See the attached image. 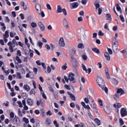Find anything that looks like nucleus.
Returning <instances> with one entry per match:
<instances>
[{
  "instance_id": "59",
  "label": "nucleus",
  "mask_w": 127,
  "mask_h": 127,
  "mask_svg": "<svg viewBox=\"0 0 127 127\" xmlns=\"http://www.w3.org/2000/svg\"><path fill=\"white\" fill-rule=\"evenodd\" d=\"M34 112L36 115H39V114H40V112L38 110H35Z\"/></svg>"
},
{
  "instance_id": "57",
  "label": "nucleus",
  "mask_w": 127,
  "mask_h": 127,
  "mask_svg": "<svg viewBox=\"0 0 127 127\" xmlns=\"http://www.w3.org/2000/svg\"><path fill=\"white\" fill-rule=\"evenodd\" d=\"M34 51H35V53H36V54H37V55L40 56V53L39 52V51H38L36 49H34Z\"/></svg>"
},
{
  "instance_id": "46",
  "label": "nucleus",
  "mask_w": 127,
  "mask_h": 127,
  "mask_svg": "<svg viewBox=\"0 0 127 127\" xmlns=\"http://www.w3.org/2000/svg\"><path fill=\"white\" fill-rule=\"evenodd\" d=\"M64 79L65 80V82H66V83H68L69 82V77H67V76H64Z\"/></svg>"
},
{
  "instance_id": "11",
  "label": "nucleus",
  "mask_w": 127,
  "mask_h": 127,
  "mask_svg": "<svg viewBox=\"0 0 127 127\" xmlns=\"http://www.w3.org/2000/svg\"><path fill=\"white\" fill-rule=\"evenodd\" d=\"M94 100H91V102L92 104L91 105V107L92 109H93L94 112H96L97 113L98 112V109H96V106H95V105L96 104L95 103H94Z\"/></svg>"
},
{
  "instance_id": "52",
  "label": "nucleus",
  "mask_w": 127,
  "mask_h": 127,
  "mask_svg": "<svg viewBox=\"0 0 127 127\" xmlns=\"http://www.w3.org/2000/svg\"><path fill=\"white\" fill-rule=\"evenodd\" d=\"M95 6H96V10H98V8L100 7V3H97L95 4Z\"/></svg>"
},
{
  "instance_id": "2",
  "label": "nucleus",
  "mask_w": 127,
  "mask_h": 127,
  "mask_svg": "<svg viewBox=\"0 0 127 127\" xmlns=\"http://www.w3.org/2000/svg\"><path fill=\"white\" fill-rule=\"evenodd\" d=\"M35 7L39 15H41L42 17H44V16H45V14H44V12L41 10V5L38 3H36L35 4Z\"/></svg>"
},
{
  "instance_id": "55",
  "label": "nucleus",
  "mask_w": 127,
  "mask_h": 127,
  "mask_svg": "<svg viewBox=\"0 0 127 127\" xmlns=\"http://www.w3.org/2000/svg\"><path fill=\"white\" fill-rule=\"evenodd\" d=\"M10 52H13V47L12 46H10L9 48Z\"/></svg>"
},
{
  "instance_id": "29",
  "label": "nucleus",
  "mask_w": 127,
  "mask_h": 127,
  "mask_svg": "<svg viewBox=\"0 0 127 127\" xmlns=\"http://www.w3.org/2000/svg\"><path fill=\"white\" fill-rule=\"evenodd\" d=\"M41 94H42L43 98H44L45 100H47V96H46V95H45V93H44V91H42V92H41Z\"/></svg>"
},
{
  "instance_id": "37",
  "label": "nucleus",
  "mask_w": 127,
  "mask_h": 127,
  "mask_svg": "<svg viewBox=\"0 0 127 127\" xmlns=\"http://www.w3.org/2000/svg\"><path fill=\"white\" fill-rule=\"evenodd\" d=\"M62 12H63L65 16H66V15H67V11H66V9L64 8L63 9Z\"/></svg>"
},
{
  "instance_id": "25",
  "label": "nucleus",
  "mask_w": 127,
  "mask_h": 127,
  "mask_svg": "<svg viewBox=\"0 0 127 127\" xmlns=\"http://www.w3.org/2000/svg\"><path fill=\"white\" fill-rule=\"evenodd\" d=\"M10 117L11 121H13V119H14V113H13V112H11L10 113Z\"/></svg>"
},
{
  "instance_id": "3",
  "label": "nucleus",
  "mask_w": 127,
  "mask_h": 127,
  "mask_svg": "<svg viewBox=\"0 0 127 127\" xmlns=\"http://www.w3.org/2000/svg\"><path fill=\"white\" fill-rule=\"evenodd\" d=\"M11 122H13L14 125H15V126H17V127H19V126H20V120L18 117L15 116L14 118L11 121Z\"/></svg>"
},
{
  "instance_id": "4",
  "label": "nucleus",
  "mask_w": 127,
  "mask_h": 127,
  "mask_svg": "<svg viewBox=\"0 0 127 127\" xmlns=\"http://www.w3.org/2000/svg\"><path fill=\"white\" fill-rule=\"evenodd\" d=\"M70 58L72 66L73 67H78V63H77V61L73 57V55L70 56Z\"/></svg>"
},
{
  "instance_id": "6",
  "label": "nucleus",
  "mask_w": 127,
  "mask_h": 127,
  "mask_svg": "<svg viewBox=\"0 0 127 127\" xmlns=\"http://www.w3.org/2000/svg\"><path fill=\"white\" fill-rule=\"evenodd\" d=\"M120 113L121 117H126V116H127V109L125 108H123L121 109Z\"/></svg>"
},
{
  "instance_id": "20",
  "label": "nucleus",
  "mask_w": 127,
  "mask_h": 127,
  "mask_svg": "<svg viewBox=\"0 0 127 127\" xmlns=\"http://www.w3.org/2000/svg\"><path fill=\"white\" fill-rule=\"evenodd\" d=\"M9 36V34L8 33V31H6L5 33L3 34V38H8Z\"/></svg>"
},
{
  "instance_id": "63",
  "label": "nucleus",
  "mask_w": 127,
  "mask_h": 127,
  "mask_svg": "<svg viewBox=\"0 0 127 127\" xmlns=\"http://www.w3.org/2000/svg\"><path fill=\"white\" fill-rule=\"evenodd\" d=\"M70 107H71V108H74L75 107V104L74 103H71L70 104Z\"/></svg>"
},
{
  "instance_id": "10",
  "label": "nucleus",
  "mask_w": 127,
  "mask_h": 127,
  "mask_svg": "<svg viewBox=\"0 0 127 127\" xmlns=\"http://www.w3.org/2000/svg\"><path fill=\"white\" fill-rule=\"evenodd\" d=\"M67 95L69 96L72 101H76V97H75V95L74 94L70 93L69 92H67Z\"/></svg>"
},
{
  "instance_id": "45",
  "label": "nucleus",
  "mask_w": 127,
  "mask_h": 127,
  "mask_svg": "<svg viewBox=\"0 0 127 127\" xmlns=\"http://www.w3.org/2000/svg\"><path fill=\"white\" fill-rule=\"evenodd\" d=\"M47 116H52V112L50 110L47 112Z\"/></svg>"
},
{
  "instance_id": "41",
  "label": "nucleus",
  "mask_w": 127,
  "mask_h": 127,
  "mask_svg": "<svg viewBox=\"0 0 127 127\" xmlns=\"http://www.w3.org/2000/svg\"><path fill=\"white\" fill-rule=\"evenodd\" d=\"M116 98H120V95H119V93H116L114 95V99L116 100Z\"/></svg>"
},
{
  "instance_id": "39",
  "label": "nucleus",
  "mask_w": 127,
  "mask_h": 127,
  "mask_svg": "<svg viewBox=\"0 0 127 127\" xmlns=\"http://www.w3.org/2000/svg\"><path fill=\"white\" fill-rule=\"evenodd\" d=\"M23 120L26 123V124H28L29 123V121L28 120V119L25 118V117H24L23 118Z\"/></svg>"
},
{
  "instance_id": "36",
  "label": "nucleus",
  "mask_w": 127,
  "mask_h": 127,
  "mask_svg": "<svg viewBox=\"0 0 127 127\" xmlns=\"http://www.w3.org/2000/svg\"><path fill=\"white\" fill-rule=\"evenodd\" d=\"M120 18L122 22H125V18H124V16H123V15H120Z\"/></svg>"
},
{
  "instance_id": "7",
  "label": "nucleus",
  "mask_w": 127,
  "mask_h": 127,
  "mask_svg": "<svg viewBox=\"0 0 127 127\" xmlns=\"http://www.w3.org/2000/svg\"><path fill=\"white\" fill-rule=\"evenodd\" d=\"M38 25L40 27L41 31H44V30H45V26H44V25H43V23H42V22H38Z\"/></svg>"
},
{
  "instance_id": "15",
  "label": "nucleus",
  "mask_w": 127,
  "mask_h": 127,
  "mask_svg": "<svg viewBox=\"0 0 127 127\" xmlns=\"http://www.w3.org/2000/svg\"><path fill=\"white\" fill-rule=\"evenodd\" d=\"M104 56L105 58H106L107 60H108V61H110V60H111V57H110V54L106 52L104 54Z\"/></svg>"
},
{
  "instance_id": "26",
  "label": "nucleus",
  "mask_w": 127,
  "mask_h": 127,
  "mask_svg": "<svg viewBox=\"0 0 127 127\" xmlns=\"http://www.w3.org/2000/svg\"><path fill=\"white\" fill-rule=\"evenodd\" d=\"M15 60H16V61H17V62H18V63H19L20 64L22 63V61H21V60H20V59L19 58L18 56H16L15 58Z\"/></svg>"
},
{
  "instance_id": "51",
  "label": "nucleus",
  "mask_w": 127,
  "mask_h": 127,
  "mask_svg": "<svg viewBox=\"0 0 127 127\" xmlns=\"http://www.w3.org/2000/svg\"><path fill=\"white\" fill-rule=\"evenodd\" d=\"M47 7L48 9H49V10H51V9H52L51 6L49 3L47 4Z\"/></svg>"
},
{
  "instance_id": "5",
  "label": "nucleus",
  "mask_w": 127,
  "mask_h": 127,
  "mask_svg": "<svg viewBox=\"0 0 127 127\" xmlns=\"http://www.w3.org/2000/svg\"><path fill=\"white\" fill-rule=\"evenodd\" d=\"M68 79L71 82L72 81V83H75L76 81H75V74L73 73H70L68 75Z\"/></svg>"
},
{
  "instance_id": "33",
  "label": "nucleus",
  "mask_w": 127,
  "mask_h": 127,
  "mask_svg": "<svg viewBox=\"0 0 127 127\" xmlns=\"http://www.w3.org/2000/svg\"><path fill=\"white\" fill-rule=\"evenodd\" d=\"M92 51H94L95 53H97V54L100 53V50L97 48H93L92 49Z\"/></svg>"
},
{
  "instance_id": "12",
  "label": "nucleus",
  "mask_w": 127,
  "mask_h": 127,
  "mask_svg": "<svg viewBox=\"0 0 127 127\" xmlns=\"http://www.w3.org/2000/svg\"><path fill=\"white\" fill-rule=\"evenodd\" d=\"M27 103L29 106H33V100L31 98H29L27 100Z\"/></svg>"
},
{
  "instance_id": "31",
  "label": "nucleus",
  "mask_w": 127,
  "mask_h": 127,
  "mask_svg": "<svg viewBox=\"0 0 127 127\" xmlns=\"http://www.w3.org/2000/svg\"><path fill=\"white\" fill-rule=\"evenodd\" d=\"M37 45L40 48H42V45H43V43L40 42V41H39L37 43Z\"/></svg>"
},
{
  "instance_id": "8",
  "label": "nucleus",
  "mask_w": 127,
  "mask_h": 127,
  "mask_svg": "<svg viewBox=\"0 0 127 127\" xmlns=\"http://www.w3.org/2000/svg\"><path fill=\"white\" fill-rule=\"evenodd\" d=\"M59 45L61 47H64L65 46V42H64V39L63 38H61L59 41Z\"/></svg>"
},
{
  "instance_id": "27",
  "label": "nucleus",
  "mask_w": 127,
  "mask_h": 127,
  "mask_svg": "<svg viewBox=\"0 0 127 127\" xmlns=\"http://www.w3.org/2000/svg\"><path fill=\"white\" fill-rule=\"evenodd\" d=\"M113 83L114 84V85H116L119 84V81H118L116 78H113Z\"/></svg>"
},
{
  "instance_id": "22",
  "label": "nucleus",
  "mask_w": 127,
  "mask_h": 127,
  "mask_svg": "<svg viewBox=\"0 0 127 127\" xmlns=\"http://www.w3.org/2000/svg\"><path fill=\"white\" fill-rule=\"evenodd\" d=\"M106 19L107 20H109L110 21H111V20H112V17L111 16V15L109 13L106 14Z\"/></svg>"
},
{
  "instance_id": "16",
  "label": "nucleus",
  "mask_w": 127,
  "mask_h": 127,
  "mask_svg": "<svg viewBox=\"0 0 127 127\" xmlns=\"http://www.w3.org/2000/svg\"><path fill=\"white\" fill-rule=\"evenodd\" d=\"M104 111L106 112V113H107V114H111V109H110L109 107L105 106L104 107Z\"/></svg>"
},
{
  "instance_id": "60",
  "label": "nucleus",
  "mask_w": 127,
  "mask_h": 127,
  "mask_svg": "<svg viewBox=\"0 0 127 127\" xmlns=\"http://www.w3.org/2000/svg\"><path fill=\"white\" fill-rule=\"evenodd\" d=\"M47 71L48 73H50L51 72V68H50V66H48L47 67Z\"/></svg>"
},
{
  "instance_id": "62",
  "label": "nucleus",
  "mask_w": 127,
  "mask_h": 127,
  "mask_svg": "<svg viewBox=\"0 0 127 127\" xmlns=\"http://www.w3.org/2000/svg\"><path fill=\"white\" fill-rule=\"evenodd\" d=\"M20 16L21 18V19L23 20L24 19V15L22 13L20 14Z\"/></svg>"
},
{
  "instance_id": "32",
  "label": "nucleus",
  "mask_w": 127,
  "mask_h": 127,
  "mask_svg": "<svg viewBox=\"0 0 127 127\" xmlns=\"http://www.w3.org/2000/svg\"><path fill=\"white\" fill-rule=\"evenodd\" d=\"M116 6L117 7V9L118 11H120L122 10V8H121V6H120V4L117 3L116 4Z\"/></svg>"
},
{
  "instance_id": "58",
  "label": "nucleus",
  "mask_w": 127,
  "mask_h": 127,
  "mask_svg": "<svg viewBox=\"0 0 127 127\" xmlns=\"http://www.w3.org/2000/svg\"><path fill=\"white\" fill-rule=\"evenodd\" d=\"M18 115L20 117H22V112L20 111V109L18 110Z\"/></svg>"
},
{
  "instance_id": "35",
  "label": "nucleus",
  "mask_w": 127,
  "mask_h": 127,
  "mask_svg": "<svg viewBox=\"0 0 127 127\" xmlns=\"http://www.w3.org/2000/svg\"><path fill=\"white\" fill-rule=\"evenodd\" d=\"M31 25L32 27H33V28H34L36 27V26H37V24L35 22H32L31 24Z\"/></svg>"
},
{
  "instance_id": "56",
  "label": "nucleus",
  "mask_w": 127,
  "mask_h": 127,
  "mask_svg": "<svg viewBox=\"0 0 127 127\" xmlns=\"http://www.w3.org/2000/svg\"><path fill=\"white\" fill-rule=\"evenodd\" d=\"M45 47L47 48V50H50V46H49V45L46 44Z\"/></svg>"
},
{
  "instance_id": "61",
  "label": "nucleus",
  "mask_w": 127,
  "mask_h": 127,
  "mask_svg": "<svg viewBox=\"0 0 127 127\" xmlns=\"http://www.w3.org/2000/svg\"><path fill=\"white\" fill-rule=\"evenodd\" d=\"M84 102H85L86 104H89V99L85 98L84 99Z\"/></svg>"
},
{
  "instance_id": "19",
  "label": "nucleus",
  "mask_w": 127,
  "mask_h": 127,
  "mask_svg": "<svg viewBox=\"0 0 127 127\" xmlns=\"http://www.w3.org/2000/svg\"><path fill=\"white\" fill-rule=\"evenodd\" d=\"M114 107L116 109H120V108H122V104L120 103H117L116 104H114Z\"/></svg>"
},
{
  "instance_id": "34",
  "label": "nucleus",
  "mask_w": 127,
  "mask_h": 127,
  "mask_svg": "<svg viewBox=\"0 0 127 127\" xmlns=\"http://www.w3.org/2000/svg\"><path fill=\"white\" fill-rule=\"evenodd\" d=\"M36 93V92L34 89H31V90L30 91V95H32V94H33V95H35Z\"/></svg>"
},
{
  "instance_id": "42",
  "label": "nucleus",
  "mask_w": 127,
  "mask_h": 127,
  "mask_svg": "<svg viewBox=\"0 0 127 127\" xmlns=\"http://www.w3.org/2000/svg\"><path fill=\"white\" fill-rule=\"evenodd\" d=\"M22 97H23V99L26 98L27 97V95H26V93H22L21 94Z\"/></svg>"
},
{
  "instance_id": "49",
  "label": "nucleus",
  "mask_w": 127,
  "mask_h": 127,
  "mask_svg": "<svg viewBox=\"0 0 127 127\" xmlns=\"http://www.w3.org/2000/svg\"><path fill=\"white\" fill-rule=\"evenodd\" d=\"M36 64H37V65H38L39 66H41V65H42V63H41L40 62V61H37L36 62Z\"/></svg>"
},
{
  "instance_id": "18",
  "label": "nucleus",
  "mask_w": 127,
  "mask_h": 127,
  "mask_svg": "<svg viewBox=\"0 0 127 127\" xmlns=\"http://www.w3.org/2000/svg\"><path fill=\"white\" fill-rule=\"evenodd\" d=\"M118 47L117 45H112V49L114 51V52H117L118 51Z\"/></svg>"
},
{
  "instance_id": "28",
  "label": "nucleus",
  "mask_w": 127,
  "mask_h": 127,
  "mask_svg": "<svg viewBox=\"0 0 127 127\" xmlns=\"http://www.w3.org/2000/svg\"><path fill=\"white\" fill-rule=\"evenodd\" d=\"M27 57L29 59H31L32 57H33V53H30L29 54H27Z\"/></svg>"
},
{
  "instance_id": "40",
  "label": "nucleus",
  "mask_w": 127,
  "mask_h": 127,
  "mask_svg": "<svg viewBox=\"0 0 127 127\" xmlns=\"http://www.w3.org/2000/svg\"><path fill=\"white\" fill-rule=\"evenodd\" d=\"M53 123L54 125L56 126V127H59V124L57 123V121H54Z\"/></svg>"
},
{
  "instance_id": "48",
  "label": "nucleus",
  "mask_w": 127,
  "mask_h": 127,
  "mask_svg": "<svg viewBox=\"0 0 127 127\" xmlns=\"http://www.w3.org/2000/svg\"><path fill=\"white\" fill-rule=\"evenodd\" d=\"M98 14H102V12L103 11V10H102V8H99L98 9Z\"/></svg>"
},
{
  "instance_id": "47",
  "label": "nucleus",
  "mask_w": 127,
  "mask_h": 127,
  "mask_svg": "<svg viewBox=\"0 0 127 127\" xmlns=\"http://www.w3.org/2000/svg\"><path fill=\"white\" fill-rule=\"evenodd\" d=\"M78 21H83V17L82 16L78 17L77 18Z\"/></svg>"
},
{
  "instance_id": "38",
  "label": "nucleus",
  "mask_w": 127,
  "mask_h": 127,
  "mask_svg": "<svg viewBox=\"0 0 127 127\" xmlns=\"http://www.w3.org/2000/svg\"><path fill=\"white\" fill-rule=\"evenodd\" d=\"M82 67L83 70H84V71H85L86 73H87V68L86 67V66L84 64H82Z\"/></svg>"
},
{
  "instance_id": "44",
  "label": "nucleus",
  "mask_w": 127,
  "mask_h": 127,
  "mask_svg": "<svg viewBox=\"0 0 127 127\" xmlns=\"http://www.w3.org/2000/svg\"><path fill=\"white\" fill-rule=\"evenodd\" d=\"M82 58L83 60H87V58H88V57H87V56L83 55L82 56Z\"/></svg>"
},
{
  "instance_id": "64",
  "label": "nucleus",
  "mask_w": 127,
  "mask_h": 127,
  "mask_svg": "<svg viewBox=\"0 0 127 127\" xmlns=\"http://www.w3.org/2000/svg\"><path fill=\"white\" fill-rule=\"evenodd\" d=\"M99 36H103V35H104V33L102 32V31H99Z\"/></svg>"
},
{
  "instance_id": "23",
  "label": "nucleus",
  "mask_w": 127,
  "mask_h": 127,
  "mask_svg": "<svg viewBox=\"0 0 127 127\" xmlns=\"http://www.w3.org/2000/svg\"><path fill=\"white\" fill-rule=\"evenodd\" d=\"M46 124L48 125V126H50L51 125V120L50 119H47L46 121Z\"/></svg>"
},
{
  "instance_id": "30",
  "label": "nucleus",
  "mask_w": 127,
  "mask_h": 127,
  "mask_svg": "<svg viewBox=\"0 0 127 127\" xmlns=\"http://www.w3.org/2000/svg\"><path fill=\"white\" fill-rule=\"evenodd\" d=\"M119 123L120 124V126H123L125 125V122H124V120L122 118L119 119Z\"/></svg>"
},
{
  "instance_id": "21",
  "label": "nucleus",
  "mask_w": 127,
  "mask_h": 127,
  "mask_svg": "<svg viewBox=\"0 0 127 127\" xmlns=\"http://www.w3.org/2000/svg\"><path fill=\"white\" fill-rule=\"evenodd\" d=\"M16 78L17 79H22V76H21V73L19 72H16Z\"/></svg>"
},
{
  "instance_id": "53",
  "label": "nucleus",
  "mask_w": 127,
  "mask_h": 127,
  "mask_svg": "<svg viewBox=\"0 0 127 127\" xmlns=\"http://www.w3.org/2000/svg\"><path fill=\"white\" fill-rule=\"evenodd\" d=\"M64 87L67 90H71V89L70 88V86L69 85H66V84L64 85Z\"/></svg>"
},
{
  "instance_id": "43",
  "label": "nucleus",
  "mask_w": 127,
  "mask_h": 127,
  "mask_svg": "<svg viewBox=\"0 0 127 127\" xmlns=\"http://www.w3.org/2000/svg\"><path fill=\"white\" fill-rule=\"evenodd\" d=\"M57 94H58V93L57 92H55L54 93V95L55 96V98L56 99V100H58V96L57 95Z\"/></svg>"
},
{
  "instance_id": "17",
  "label": "nucleus",
  "mask_w": 127,
  "mask_h": 127,
  "mask_svg": "<svg viewBox=\"0 0 127 127\" xmlns=\"http://www.w3.org/2000/svg\"><path fill=\"white\" fill-rule=\"evenodd\" d=\"M117 93V94H120V93H121V95H124V94H125V91L122 88H118Z\"/></svg>"
},
{
  "instance_id": "1",
  "label": "nucleus",
  "mask_w": 127,
  "mask_h": 127,
  "mask_svg": "<svg viewBox=\"0 0 127 127\" xmlns=\"http://www.w3.org/2000/svg\"><path fill=\"white\" fill-rule=\"evenodd\" d=\"M96 81L97 84H98L99 87H100V88H101L102 90H104L106 94H108V88L105 86V82H104V79H103L102 77L98 76L96 79Z\"/></svg>"
},
{
  "instance_id": "13",
  "label": "nucleus",
  "mask_w": 127,
  "mask_h": 127,
  "mask_svg": "<svg viewBox=\"0 0 127 127\" xmlns=\"http://www.w3.org/2000/svg\"><path fill=\"white\" fill-rule=\"evenodd\" d=\"M58 9L57 10V13H61L62 12L63 9L61 7V5H58L57 6Z\"/></svg>"
},
{
  "instance_id": "9",
  "label": "nucleus",
  "mask_w": 127,
  "mask_h": 127,
  "mask_svg": "<svg viewBox=\"0 0 127 127\" xmlns=\"http://www.w3.org/2000/svg\"><path fill=\"white\" fill-rule=\"evenodd\" d=\"M78 5H79L78 4V3L76 2L71 3L70 4V7L71 9H74V8H77V7H78Z\"/></svg>"
},
{
  "instance_id": "24",
  "label": "nucleus",
  "mask_w": 127,
  "mask_h": 127,
  "mask_svg": "<svg viewBox=\"0 0 127 127\" xmlns=\"http://www.w3.org/2000/svg\"><path fill=\"white\" fill-rule=\"evenodd\" d=\"M94 122L95 123H96V125H97V126H100L101 125V121L100 120H99V119H95L94 120Z\"/></svg>"
},
{
  "instance_id": "50",
  "label": "nucleus",
  "mask_w": 127,
  "mask_h": 127,
  "mask_svg": "<svg viewBox=\"0 0 127 127\" xmlns=\"http://www.w3.org/2000/svg\"><path fill=\"white\" fill-rule=\"evenodd\" d=\"M17 55L18 56H21V52H20V50L17 51Z\"/></svg>"
},
{
  "instance_id": "54",
  "label": "nucleus",
  "mask_w": 127,
  "mask_h": 127,
  "mask_svg": "<svg viewBox=\"0 0 127 127\" xmlns=\"http://www.w3.org/2000/svg\"><path fill=\"white\" fill-rule=\"evenodd\" d=\"M17 104L19 105V106L20 107V108H22L23 106H22V103H21V102L18 101Z\"/></svg>"
},
{
  "instance_id": "14",
  "label": "nucleus",
  "mask_w": 127,
  "mask_h": 127,
  "mask_svg": "<svg viewBox=\"0 0 127 127\" xmlns=\"http://www.w3.org/2000/svg\"><path fill=\"white\" fill-rule=\"evenodd\" d=\"M23 88L25 91H27V92H29V91H30V86L27 84H25L23 86Z\"/></svg>"
}]
</instances>
